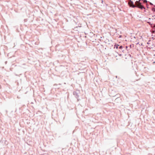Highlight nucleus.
<instances>
[{
  "label": "nucleus",
  "instance_id": "f3484780",
  "mask_svg": "<svg viewBox=\"0 0 155 155\" xmlns=\"http://www.w3.org/2000/svg\"><path fill=\"white\" fill-rule=\"evenodd\" d=\"M103 0H102L101 1V3L103 4Z\"/></svg>",
  "mask_w": 155,
  "mask_h": 155
},
{
  "label": "nucleus",
  "instance_id": "f03ea898",
  "mask_svg": "<svg viewBox=\"0 0 155 155\" xmlns=\"http://www.w3.org/2000/svg\"><path fill=\"white\" fill-rule=\"evenodd\" d=\"M80 93V91L79 90H77L76 91H74L73 92V94L74 96L77 99V101H78L80 99H79V94Z\"/></svg>",
  "mask_w": 155,
  "mask_h": 155
},
{
  "label": "nucleus",
  "instance_id": "7ed1b4c3",
  "mask_svg": "<svg viewBox=\"0 0 155 155\" xmlns=\"http://www.w3.org/2000/svg\"><path fill=\"white\" fill-rule=\"evenodd\" d=\"M114 46V48H116L117 49H118L119 45L116 43H115Z\"/></svg>",
  "mask_w": 155,
  "mask_h": 155
},
{
  "label": "nucleus",
  "instance_id": "f257e3e1",
  "mask_svg": "<svg viewBox=\"0 0 155 155\" xmlns=\"http://www.w3.org/2000/svg\"><path fill=\"white\" fill-rule=\"evenodd\" d=\"M136 3L137 7L138 8L141 9H145V7L142 5V3L140 2V0L139 1H137Z\"/></svg>",
  "mask_w": 155,
  "mask_h": 155
},
{
  "label": "nucleus",
  "instance_id": "2eb2a0df",
  "mask_svg": "<svg viewBox=\"0 0 155 155\" xmlns=\"http://www.w3.org/2000/svg\"><path fill=\"white\" fill-rule=\"evenodd\" d=\"M130 1L133 4H134V3L133 1H131V0H130Z\"/></svg>",
  "mask_w": 155,
  "mask_h": 155
},
{
  "label": "nucleus",
  "instance_id": "20e7f679",
  "mask_svg": "<svg viewBox=\"0 0 155 155\" xmlns=\"http://www.w3.org/2000/svg\"><path fill=\"white\" fill-rule=\"evenodd\" d=\"M118 49H123V47L122 46V45H119Z\"/></svg>",
  "mask_w": 155,
  "mask_h": 155
},
{
  "label": "nucleus",
  "instance_id": "9d476101",
  "mask_svg": "<svg viewBox=\"0 0 155 155\" xmlns=\"http://www.w3.org/2000/svg\"><path fill=\"white\" fill-rule=\"evenodd\" d=\"M128 48V46H126V49L127 50H127V48Z\"/></svg>",
  "mask_w": 155,
  "mask_h": 155
},
{
  "label": "nucleus",
  "instance_id": "6e6552de",
  "mask_svg": "<svg viewBox=\"0 0 155 155\" xmlns=\"http://www.w3.org/2000/svg\"><path fill=\"white\" fill-rule=\"evenodd\" d=\"M151 41L150 40H149V41H148V42H147V44H148V45H149V44H150V43H149V41Z\"/></svg>",
  "mask_w": 155,
  "mask_h": 155
},
{
  "label": "nucleus",
  "instance_id": "dca6fc26",
  "mask_svg": "<svg viewBox=\"0 0 155 155\" xmlns=\"http://www.w3.org/2000/svg\"><path fill=\"white\" fill-rule=\"evenodd\" d=\"M140 45H141V46H142V45H143L142 43H141V44H140Z\"/></svg>",
  "mask_w": 155,
  "mask_h": 155
},
{
  "label": "nucleus",
  "instance_id": "ddd939ff",
  "mask_svg": "<svg viewBox=\"0 0 155 155\" xmlns=\"http://www.w3.org/2000/svg\"><path fill=\"white\" fill-rule=\"evenodd\" d=\"M129 46H130V48H131V45H130Z\"/></svg>",
  "mask_w": 155,
  "mask_h": 155
},
{
  "label": "nucleus",
  "instance_id": "f8f14e48",
  "mask_svg": "<svg viewBox=\"0 0 155 155\" xmlns=\"http://www.w3.org/2000/svg\"><path fill=\"white\" fill-rule=\"evenodd\" d=\"M152 10L155 11V8H152Z\"/></svg>",
  "mask_w": 155,
  "mask_h": 155
},
{
  "label": "nucleus",
  "instance_id": "423d86ee",
  "mask_svg": "<svg viewBox=\"0 0 155 155\" xmlns=\"http://www.w3.org/2000/svg\"><path fill=\"white\" fill-rule=\"evenodd\" d=\"M150 3V4L151 5V6H155V5H154L153 4H152V3L150 2H149Z\"/></svg>",
  "mask_w": 155,
  "mask_h": 155
},
{
  "label": "nucleus",
  "instance_id": "4468645a",
  "mask_svg": "<svg viewBox=\"0 0 155 155\" xmlns=\"http://www.w3.org/2000/svg\"><path fill=\"white\" fill-rule=\"evenodd\" d=\"M7 63V61H6L5 62V64H6Z\"/></svg>",
  "mask_w": 155,
  "mask_h": 155
},
{
  "label": "nucleus",
  "instance_id": "0eeeda50",
  "mask_svg": "<svg viewBox=\"0 0 155 155\" xmlns=\"http://www.w3.org/2000/svg\"><path fill=\"white\" fill-rule=\"evenodd\" d=\"M143 2H147V0H143Z\"/></svg>",
  "mask_w": 155,
  "mask_h": 155
},
{
  "label": "nucleus",
  "instance_id": "a211bd4d",
  "mask_svg": "<svg viewBox=\"0 0 155 155\" xmlns=\"http://www.w3.org/2000/svg\"><path fill=\"white\" fill-rule=\"evenodd\" d=\"M139 44V42L137 43V44Z\"/></svg>",
  "mask_w": 155,
  "mask_h": 155
},
{
  "label": "nucleus",
  "instance_id": "9b49d317",
  "mask_svg": "<svg viewBox=\"0 0 155 155\" xmlns=\"http://www.w3.org/2000/svg\"><path fill=\"white\" fill-rule=\"evenodd\" d=\"M121 50V51H122L123 52H124V50H123V49H120Z\"/></svg>",
  "mask_w": 155,
  "mask_h": 155
},
{
  "label": "nucleus",
  "instance_id": "1a4fd4ad",
  "mask_svg": "<svg viewBox=\"0 0 155 155\" xmlns=\"http://www.w3.org/2000/svg\"><path fill=\"white\" fill-rule=\"evenodd\" d=\"M117 53L120 56H121L122 55V54H121L118 53Z\"/></svg>",
  "mask_w": 155,
  "mask_h": 155
},
{
  "label": "nucleus",
  "instance_id": "39448f33",
  "mask_svg": "<svg viewBox=\"0 0 155 155\" xmlns=\"http://www.w3.org/2000/svg\"><path fill=\"white\" fill-rule=\"evenodd\" d=\"M147 23L149 24V25H150V26L152 25H153L152 24H151V22L149 21L147 22Z\"/></svg>",
  "mask_w": 155,
  "mask_h": 155
}]
</instances>
